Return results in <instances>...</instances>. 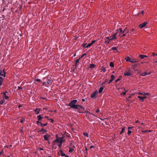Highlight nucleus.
Masks as SVG:
<instances>
[{
  "mask_svg": "<svg viewBox=\"0 0 157 157\" xmlns=\"http://www.w3.org/2000/svg\"><path fill=\"white\" fill-rule=\"evenodd\" d=\"M111 79L114 80L115 79V76L113 75H112L111 76Z\"/></svg>",
  "mask_w": 157,
  "mask_h": 157,
  "instance_id": "nucleus-34",
  "label": "nucleus"
},
{
  "mask_svg": "<svg viewBox=\"0 0 157 157\" xmlns=\"http://www.w3.org/2000/svg\"><path fill=\"white\" fill-rule=\"evenodd\" d=\"M39 132H43L42 134L45 133L47 132V131L45 130L43 128H42L41 130H40Z\"/></svg>",
  "mask_w": 157,
  "mask_h": 157,
  "instance_id": "nucleus-14",
  "label": "nucleus"
},
{
  "mask_svg": "<svg viewBox=\"0 0 157 157\" xmlns=\"http://www.w3.org/2000/svg\"><path fill=\"white\" fill-rule=\"evenodd\" d=\"M119 31V36L120 37H122L126 35V34L129 32V30L127 28H125L124 29L123 31L121 28H120L119 30H117Z\"/></svg>",
  "mask_w": 157,
  "mask_h": 157,
  "instance_id": "nucleus-2",
  "label": "nucleus"
},
{
  "mask_svg": "<svg viewBox=\"0 0 157 157\" xmlns=\"http://www.w3.org/2000/svg\"><path fill=\"white\" fill-rule=\"evenodd\" d=\"M4 101V98H3V99H2L0 101V105H2Z\"/></svg>",
  "mask_w": 157,
  "mask_h": 157,
  "instance_id": "nucleus-25",
  "label": "nucleus"
},
{
  "mask_svg": "<svg viewBox=\"0 0 157 157\" xmlns=\"http://www.w3.org/2000/svg\"><path fill=\"white\" fill-rule=\"evenodd\" d=\"M120 78H118L115 81V82H117L120 80Z\"/></svg>",
  "mask_w": 157,
  "mask_h": 157,
  "instance_id": "nucleus-41",
  "label": "nucleus"
},
{
  "mask_svg": "<svg viewBox=\"0 0 157 157\" xmlns=\"http://www.w3.org/2000/svg\"><path fill=\"white\" fill-rule=\"evenodd\" d=\"M83 135L84 136L87 137H89V135L88 134L86 133V132H84L83 133Z\"/></svg>",
  "mask_w": 157,
  "mask_h": 157,
  "instance_id": "nucleus-27",
  "label": "nucleus"
},
{
  "mask_svg": "<svg viewBox=\"0 0 157 157\" xmlns=\"http://www.w3.org/2000/svg\"><path fill=\"white\" fill-rule=\"evenodd\" d=\"M138 98H140V101H141V100H142V101H143V100L145 98H146V97H141V96H138Z\"/></svg>",
  "mask_w": 157,
  "mask_h": 157,
  "instance_id": "nucleus-12",
  "label": "nucleus"
},
{
  "mask_svg": "<svg viewBox=\"0 0 157 157\" xmlns=\"http://www.w3.org/2000/svg\"><path fill=\"white\" fill-rule=\"evenodd\" d=\"M138 65V63H135L133 65V66L135 67H136Z\"/></svg>",
  "mask_w": 157,
  "mask_h": 157,
  "instance_id": "nucleus-36",
  "label": "nucleus"
},
{
  "mask_svg": "<svg viewBox=\"0 0 157 157\" xmlns=\"http://www.w3.org/2000/svg\"><path fill=\"white\" fill-rule=\"evenodd\" d=\"M125 59L126 60V61H129V62L131 60H132V59H131L128 56L127 57L125 58Z\"/></svg>",
  "mask_w": 157,
  "mask_h": 157,
  "instance_id": "nucleus-21",
  "label": "nucleus"
},
{
  "mask_svg": "<svg viewBox=\"0 0 157 157\" xmlns=\"http://www.w3.org/2000/svg\"><path fill=\"white\" fill-rule=\"evenodd\" d=\"M73 151V149L70 148L69 151V152L71 153V152L72 151Z\"/></svg>",
  "mask_w": 157,
  "mask_h": 157,
  "instance_id": "nucleus-39",
  "label": "nucleus"
},
{
  "mask_svg": "<svg viewBox=\"0 0 157 157\" xmlns=\"http://www.w3.org/2000/svg\"><path fill=\"white\" fill-rule=\"evenodd\" d=\"M3 80V78L2 77L0 76V85H1L2 84Z\"/></svg>",
  "mask_w": 157,
  "mask_h": 157,
  "instance_id": "nucleus-22",
  "label": "nucleus"
},
{
  "mask_svg": "<svg viewBox=\"0 0 157 157\" xmlns=\"http://www.w3.org/2000/svg\"><path fill=\"white\" fill-rule=\"evenodd\" d=\"M44 139L45 140L48 141L49 140V138L50 137V135L48 133H46L44 136Z\"/></svg>",
  "mask_w": 157,
  "mask_h": 157,
  "instance_id": "nucleus-8",
  "label": "nucleus"
},
{
  "mask_svg": "<svg viewBox=\"0 0 157 157\" xmlns=\"http://www.w3.org/2000/svg\"><path fill=\"white\" fill-rule=\"evenodd\" d=\"M22 107V105H19L18 106V107L20 108L21 107Z\"/></svg>",
  "mask_w": 157,
  "mask_h": 157,
  "instance_id": "nucleus-61",
  "label": "nucleus"
},
{
  "mask_svg": "<svg viewBox=\"0 0 157 157\" xmlns=\"http://www.w3.org/2000/svg\"><path fill=\"white\" fill-rule=\"evenodd\" d=\"M150 72L148 71L144 72L140 75H141L143 76H145L148 75H150Z\"/></svg>",
  "mask_w": 157,
  "mask_h": 157,
  "instance_id": "nucleus-10",
  "label": "nucleus"
},
{
  "mask_svg": "<svg viewBox=\"0 0 157 157\" xmlns=\"http://www.w3.org/2000/svg\"><path fill=\"white\" fill-rule=\"evenodd\" d=\"M66 155L64 153H63L61 154V155L62 156H66Z\"/></svg>",
  "mask_w": 157,
  "mask_h": 157,
  "instance_id": "nucleus-43",
  "label": "nucleus"
},
{
  "mask_svg": "<svg viewBox=\"0 0 157 157\" xmlns=\"http://www.w3.org/2000/svg\"><path fill=\"white\" fill-rule=\"evenodd\" d=\"M149 94L148 93H145L144 94H143V95L144 96H145V95H149Z\"/></svg>",
  "mask_w": 157,
  "mask_h": 157,
  "instance_id": "nucleus-51",
  "label": "nucleus"
},
{
  "mask_svg": "<svg viewBox=\"0 0 157 157\" xmlns=\"http://www.w3.org/2000/svg\"><path fill=\"white\" fill-rule=\"evenodd\" d=\"M113 79H110V80H109V82H108V84H109V83H110L111 82L113 81Z\"/></svg>",
  "mask_w": 157,
  "mask_h": 157,
  "instance_id": "nucleus-48",
  "label": "nucleus"
},
{
  "mask_svg": "<svg viewBox=\"0 0 157 157\" xmlns=\"http://www.w3.org/2000/svg\"><path fill=\"white\" fill-rule=\"evenodd\" d=\"M147 132V130H145V131H142V132H145V133Z\"/></svg>",
  "mask_w": 157,
  "mask_h": 157,
  "instance_id": "nucleus-56",
  "label": "nucleus"
},
{
  "mask_svg": "<svg viewBox=\"0 0 157 157\" xmlns=\"http://www.w3.org/2000/svg\"><path fill=\"white\" fill-rule=\"evenodd\" d=\"M139 57L141 59H143L144 58L147 57V56L145 55H139Z\"/></svg>",
  "mask_w": 157,
  "mask_h": 157,
  "instance_id": "nucleus-15",
  "label": "nucleus"
},
{
  "mask_svg": "<svg viewBox=\"0 0 157 157\" xmlns=\"http://www.w3.org/2000/svg\"><path fill=\"white\" fill-rule=\"evenodd\" d=\"M39 149L41 150H44V149L41 147H40L39 148Z\"/></svg>",
  "mask_w": 157,
  "mask_h": 157,
  "instance_id": "nucleus-63",
  "label": "nucleus"
},
{
  "mask_svg": "<svg viewBox=\"0 0 157 157\" xmlns=\"http://www.w3.org/2000/svg\"><path fill=\"white\" fill-rule=\"evenodd\" d=\"M119 31L117 30L116 31V33H114L111 36H110V37L111 38H111L110 39V40H112L114 39H116V36L117 34L118 33Z\"/></svg>",
  "mask_w": 157,
  "mask_h": 157,
  "instance_id": "nucleus-6",
  "label": "nucleus"
},
{
  "mask_svg": "<svg viewBox=\"0 0 157 157\" xmlns=\"http://www.w3.org/2000/svg\"><path fill=\"white\" fill-rule=\"evenodd\" d=\"M80 59V58H79V59H76L75 60V63H76V64H77L79 63V61Z\"/></svg>",
  "mask_w": 157,
  "mask_h": 157,
  "instance_id": "nucleus-33",
  "label": "nucleus"
},
{
  "mask_svg": "<svg viewBox=\"0 0 157 157\" xmlns=\"http://www.w3.org/2000/svg\"><path fill=\"white\" fill-rule=\"evenodd\" d=\"M109 66L110 67H113L114 66V64L113 63V62H111L110 63Z\"/></svg>",
  "mask_w": 157,
  "mask_h": 157,
  "instance_id": "nucleus-26",
  "label": "nucleus"
},
{
  "mask_svg": "<svg viewBox=\"0 0 157 157\" xmlns=\"http://www.w3.org/2000/svg\"><path fill=\"white\" fill-rule=\"evenodd\" d=\"M38 120L36 121V124L38 126H40L42 128H43L48 124V123L46 122L44 124L42 123L40 121L42 118H43L42 115H40L37 117Z\"/></svg>",
  "mask_w": 157,
  "mask_h": 157,
  "instance_id": "nucleus-1",
  "label": "nucleus"
},
{
  "mask_svg": "<svg viewBox=\"0 0 157 157\" xmlns=\"http://www.w3.org/2000/svg\"><path fill=\"white\" fill-rule=\"evenodd\" d=\"M111 38H110V37H107L106 38V39H108L110 41H111V40H110V39Z\"/></svg>",
  "mask_w": 157,
  "mask_h": 157,
  "instance_id": "nucleus-59",
  "label": "nucleus"
},
{
  "mask_svg": "<svg viewBox=\"0 0 157 157\" xmlns=\"http://www.w3.org/2000/svg\"><path fill=\"white\" fill-rule=\"evenodd\" d=\"M4 153L3 151V150H2L0 152V155Z\"/></svg>",
  "mask_w": 157,
  "mask_h": 157,
  "instance_id": "nucleus-45",
  "label": "nucleus"
},
{
  "mask_svg": "<svg viewBox=\"0 0 157 157\" xmlns=\"http://www.w3.org/2000/svg\"><path fill=\"white\" fill-rule=\"evenodd\" d=\"M126 94V92H124L122 93V94H123V95H124Z\"/></svg>",
  "mask_w": 157,
  "mask_h": 157,
  "instance_id": "nucleus-55",
  "label": "nucleus"
},
{
  "mask_svg": "<svg viewBox=\"0 0 157 157\" xmlns=\"http://www.w3.org/2000/svg\"><path fill=\"white\" fill-rule=\"evenodd\" d=\"M40 109L37 108L34 111L36 112V114L38 115L40 113Z\"/></svg>",
  "mask_w": 157,
  "mask_h": 157,
  "instance_id": "nucleus-11",
  "label": "nucleus"
},
{
  "mask_svg": "<svg viewBox=\"0 0 157 157\" xmlns=\"http://www.w3.org/2000/svg\"><path fill=\"white\" fill-rule=\"evenodd\" d=\"M63 137H60L56 139L55 140H54L55 142H57V143L60 142H64V141L63 140Z\"/></svg>",
  "mask_w": 157,
  "mask_h": 157,
  "instance_id": "nucleus-7",
  "label": "nucleus"
},
{
  "mask_svg": "<svg viewBox=\"0 0 157 157\" xmlns=\"http://www.w3.org/2000/svg\"><path fill=\"white\" fill-rule=\"evenodd\" d=\"M110 41L109 40H107L105 41V42L107 44H109V43Z\"/></svg>",
  "mask_w": 157,
  "mask_h": 157,
  "instance_id": "nucleus-57",
  "label": "nucleus"
},
{
  "mask_svg": "<svg viewBox=\"0 0 157 157\" xmlns=\"http://www.w3.org/2000/svg\"><path fill=\"white\" fill-rule=\"evenodd\" d=\"M130 62H131V63H134V61H133V60H131L130 61Z\"/></svg>",
  "mask_w": 157,
  "mask_h": 157,
  "instance_id": "nucleus-60",
  "label": "nucleus"
},
{
  "mask_svg": "<svg viewBox=\"0 0 157 157\" xmlns=\"http://www.w3.org/2000/svg\"><path fill=\"white\" fill-rule=\"evenodd\" d=\"M147 24V22H144V23H143L141 24H140L139 25V27L140 29H142L143 28L145 27Z\"/></svg>",
  "mask_w": 157,
  "mask_h": 157,
  "instance_id": "nucleus-9",
  "label": "nucleus"
},
{
  "mask_svg": "<svg viewBox=\"0 0 157 157\" xmlns=\"http://www.w3.org/2000/svg\"><path fill=\"white\" fill-rule=\"evenodd\" d=\"M132 133V131H130V130H128V135H130V134Z\"/></svg>",
  "mask_w": 157,
  "mask_h": 157,
  "instance_id": "nucleus-35",
  "label": "nucleus"
},
{
  "mask_svg": "<svg viewBox=\"0 0 157 157\" xmlns=\"http://www.w3.org/2000/svg\"><path fill=\"white\" fill-rule=\"evenodd\" d=\"M60 149V150L59 151V152L60 153H61V154L63 153V150L62 149Z\"/></svg>",
  "mask_w": 157,
  "mask_h": 157,
  "instance_id": "nucleus-42",
  "label": "nucleus"
},
{
  "mask_svg": "<svg viewBox=\"0 0 157 157\" xmlns=\"http://www.w3.org/2000/svg\"><path fill=\"white\" fill-rule=\"evenodd\" d=\"M134 30V29H132L130 33H132V31H133Z\"/></svg>",
  "mask_w": 157,
  "mask_h": 157,
  "instance_id": "nucleus-62",
  "label": "nucleus"
},
{
  "mask_svg": "<svg viewBox=\"0 0 157 157\" xmlns=\"http://www.w3.org/2000/svg\"><path fill=\"white\" fill-rule=\"evenodd\" d=\"M103 89H104V87H101L99 89V92H98L99 93H101V92H102Z\"/></svg>",
  "mask_w": 157,
  "mask_h": 157,
  "instance_id": "nucleus-23",
  "label": "nucleus"
},
{
  "mask_svg": "<svg viewBox=\"0 0 157 157\" xmlns=\"http://www.w3.org/2000/svg\"><path fill=\"white\" fill-rule=\"evenodd\" d=\"M97 92L94 91L91 95L90 97L92 98H94L97 94Z\"/></svg>",
  "mask_w": 157,
  "mask_h": 157,
  "instance_id": "nucleus-16",
  "label": "nucleus"
},
{
  "mask_svg": "<svg viewBox=\"0 0 157 157\" xmlns=\"http://www.w3.org/2000/svg\"><path fill=\"white\" fill-rule=\"evenodd\" d=\"M124 75L126 76H130L131 75V73L129 71H126L124 73Z\"/></svg>",
  "mask_w": 157,
  "mask_h": 157,
  "instance_id": "nucleus-17",
  "label": "nucleus"
},
{
  "mask_svg": "<svg viewBox=\"0 0 157 157\" xmlns=\"http://www.w3.org/2000/svg\"><path fill=\"white\" fill-rule=\"evenodd\" d=\"M100 111V110H99L98 109L97 110H96V112L97 113H98V112H99Z\"/></svg>",
  "mask_w": 157,
  "mask_h": 157,
  "instance_id": "nucleus-53",
  "label": "nucleus"
},
{
  "mask_svg": "<svg viewBox=\"0 0 157 157\" xmlns=\"http://www.w3.org/2000/svg\"><path fill=\"white\" fill-rule=\"evenodd\" d=\"M86 53H84V54H83V55H82V56H81V57L79 58L80 59L82 58L83 57H84L85 56H86Z\"/></svg>",
  "mask_w": 157,
  "mask_h": 157,
  "instance_id": "nucleus-38",
  "label": "nucleus"
},
{
  "mask_svg": "<svg viewBox=\"0 0 157 157\" xmlns=\"http://www.w3.org/2000/svg\"><path fill=\"white\" fill-rule=\"evenodd\" d=\"M43 118H42L41 120L40 121H41L42 123H46V120L44 119V118L43 117Z\"/></svg>",
  "mask_w": 157,
  "mask_h": 157,
  "instance_id": "nucleus-28",
  "label": "nucleus"
},
{
  "mask_svg": "<svg viewBox=\"0 0 157 157\" xmlns=\"http://www.w3.org/2000/svg\"><path fill=\"white\" fill-rule=\"evenodd\" d=\"M134 63L137 62L138 60L137 59H135L133 60Z\"/></svg>",
  "mask_w": 157,
  "mask_h": 157,
  "instance_id": "nucleus-47",
  "label": "nucleus"
},
{
  "mask_svg": "<svg viewBox=\"0 0 157 157\" xmlns=\"http://www.w3.org/2000/svg\"><path fill=\"white\" fill-rule=\"evenodd\" d=\"M49 120L51 121V122H53L54 121V119H50Z\"/></svg>",
  "mask_w": 157,
  "mask_h": 157,
  "instance_id": "nucleus-54",
  "label": "nucleus"
},
{
  "mask_svg": "<svg viewBox=\"0 0 157 157\" xmlns=\"http://www.w3.org/2000/svg\"><path fill=\"white\" fill-rule=\"evenodd\" d=\"M25 120V118H22V120L20 121L21 123H22Z\"/></svg>",
  "mask_w": 157,
  "mask_h": 157,
  "instance_id": "nucleus-37",
  "label": "nucleus"
},
{
  "mask_svg": "<svg viewBox=\"0 0 157 157\" xmlns=\"http://www.w3.org/2000/svg\"><path fill=\"white\" fill-rule=\"evenodd\" d=\"M6 73L5 72L2 71L1 73H0V75L4 77H5L6 76Z\"/></svg>",
  "mask_w": 157,
  "mask_h": 157,
  "instance_id": "nucleus-19",
  "label": "nucleus"
},
{
  "mask_svg": "<svg viewBox=\"0 0 157 157\" xmlns=\"http://www.w3.org/2000/svg\"><path fill=\"white\" fill-rule=\"evenodd\" d=\"M77 102V100H73L71 101L68 104V105L70 106L71 108L78 109V105H76V103Z\"/></svg>",
  "mask_w": 157,
  "mask_h": 157,
  "instance_id": "nucleus-3",
  "label": "nucleus"
},
{
  "mask_svg": "<svg viewBox=\"0 0 157 157\" xmlns=\"http://www.w3.org/2000/svg\"><path fill=\"white\" fill-rule=\"evenodd\" d=\"M133 128V127H128V129L129 130L131 129L132 130Z\"/></svg>",
  "mask_w": 157,
  "mask_h": 157,
  "instance_id": "nucleus-50",
  "label": "nucleus"
},
{
  "mask_svg": "<svg viewBox=\"0 0 157 157\" xmlns=\"http://www.w3.org/2000/svg\"><path fill=\"white\" fill-rule=\"evenodd\" d=\"M22 89V88L21 87V86H19L18 87V89L20 90Z\"/></svg>",
  "mask_w": 157,
  "mask_h": 157,
  "instance_id": "nucleus-49",
  "label": "nucleus"
},
{
  "mask_svg": "<svg viewBox=\"0 0 157 157\" xmlns=\"http://www.w3.org/2000/svg\"><path fill=\"white\" fill-rule=\"evenodd\" d=\"M125 127H123L121 130V131L120 132V134L121 135L122 134L125 130Z\"/></svg>",
  "mask_w": 157,
  "mask_h": 157,
  "instance_id": "nucleus-18",
  "label": "nucleus"
},
{
  "mask_svg": "<svg viewBox=\"0 0 157 157\" xmlns=\"http://www.w3.org/2000/svg\"><path fill=\"white\" fill-rule=\"evenodd\" d=\"M77 109L78 110V112L79 113H83L84 112H83V110H85L84 107H83L81 105H78V109Z\"/></svg>",
  "mask_w": 157,
  "mask_h": 157,
  "instance_id": "nucleus-4",
  "label": "nucleus"
},
{
  "mask_svg": "<svg viewBox=\"0 0 157 157\" xmlns=\"http://www.w3.org/2000/svg\"><path fill=\"white\" fill-rule=\"evenodd\" d=\"M84 113H90L88 111H85V112H84Z\"/></svg>",
  "mask_w": 157,
  "mask_h": 157,
  "instance_id": "nucleus-52",
  "label": "nucleus"
},
{
  "mask_svg": "<svg viewBox=\"0 0 157 157\" xmlns=\"http://www.w3.org/2000/svg\"><path fill=\"white\" fill-rule=\"evenodd\" d=\"M92 44L91 43H90L88 44L86 47V48H88V47H90Z\"/></svg>",
  "mask_w": 157,
  "mask_h": 157,
  "instance_id": "nucleus-31",
  "label": "nucleus"
},
{
  "mask_svg": "<svg viewBox=\"0 0 157 157\" xmlns=\"http://www.w3.org/2000/svg\"><path fill=\"white\" fill-rule=\"evenodd\" d=\"M77 68L76 67H75L73 70V72H75L76 71Z\"/></svg>",
  "mask_w": 157,
  "mask_h": 157,
  "instance_id": "nucleus-44",
  "label": "nucleus"
},
{
  "mask_svg": "<svg viewBox=\"0 0 157 157\" xmlns=\"http://www.w3.org/2000/svg\"><path fill=\"white\" fill-rule=\"evenodd\" d=\"M43 117L44 118V119L45 118H48V117L46 116H45L44 117Z\"/></svg>",
  "mask_w": 157,
  "mask_h": 157,
  "instance_id": "nucleus-64",
  "label": "nucleus"
},
{
  "mask_svg": "<svg viewBox=\"0 0 157 157\" xmlns=\"http://www.w3.org/2000/svg\"><path fill=\"white\" fill-rule=\"evenodd\" d=\"M63 142H60V143H59V144L58 145V146L59 147V149H61V147L62 146V143Z\"/></svg>",
  "mask_w": 157,
  "mask_h": 157,
  "instance_id": "nucleus-24",
  "label": "nucleus"
},
{
  "mask_svg": "<svg viewBox=\"0 0 157 157\" xmlns=\"http://www.w3.org/2000/svg\"><path fill=\"white\" fill-rule=\"evenodd\" d=\"M94 148V146H91L90 147V149H92V148Z\"/></svg>",
  "mask_w": 157,
  "mask_h": 157,
  "instance_id": "nucleus-58",
  "label": "nucleus"
},
{
  "mask_svg": "<svg viewBox=\"0 0 157 157\" xmlns=\"http://www.w3.org/2000/svg\"><path fill=\"white\" fill-rule=\"evenodd\" d=\"M134 94H132V95H130L129 96L128 98H127L126 99L128 101H130L129 100V98H132V96Z\"/></svg>",
  "mask_w": 157,
  "mask_h": 157,
  "instance_id": "nucleus-30",
  "label": "nucleus"
},
{
  "mask_svg": "<svg viewBox=\"0 0 157 157\" xmlns=\"http://www.w3.org/2000/svg\"><path fill=\"white\" fill-rule=\"evenodd\" d=\"M45 82L46 85H51L52 83L51 80L49 79H48L47 81H46Z\"/></svg>",
  "mask_w": 157,
  "mask_h": 157,
  "instance_id": "nucleus-13",
  "label": "nucleus"
},
{
  "mask_svg": "<svg viewBox=\"0 0 157 157\" xmlns=\"http://www.w3.org/2000/svg\"><path fill=\"white\" fill-rule=\"evenodd\" d=\"M2 94L3 95V97H4L6 100L8 99L9 98V97L8 96L9 95V92L7 91H5V92L2 93Z\"/></svg>",
  "mask_w": 157,
  "mask_h": 157,
  "instance_id": "nucleus-5",
  "label": "nucleus"
},
{
  "mask_svg": "<svg viewBox=\"0 0 157 157\" xmlns=\"http://www.w3.org/2000/svg\"><path fill=\"white\" fill-rule=\"evenodd\" d=\"M35 80L37 82H41V80L39 78L37 79H36Z\"/></svg>",
  "mask_w": 157,
  "mask_h": 157,
  "instance_id": "nucleus-40",
  "label": "nucleus"
},
{
  "mask_svg": "<svg viewBox=\"0 0 157 157\" xmlns=\"http://www.w3.org/2000/svg\"><path fill=\"white\" fill-rule=\"evenodd\" d=\"M87 44L86 43H85V44H82V46L84 48H86V44Z\"/></svg>",
  "mask_w": 157,
  "mask_h": 157,
  "instance_id": "nucleus-32",
  "label": "nucleus"
},
{
  "mask_svg": "<svg viewBox=\"0 0 157 157\" xmlns=\"http://www.w3.org/2000/svg\"><path fill=\"white\" fill-rule=\"evenodd\" d=\"M96 41L95 40H92L91 42V43H90L92 45L95 43V42Z\"/></svg>",
  "mask_w": 157,
  "mask_h": 157,
  "instance_id": "nucleus-46",
  "label": "nucleus"
},
{
  "mask_svg": "<svg viewBox=\"0 0 157 157\" xmlns=\"http://www.w3.org/2000/svg\"><path fill=\"white\" fill-rule=\"evenodd\" d=\"M112 50H115L117 51V52H118V51L117 49V48L116 47H113L112 48Z\"/></svg>",
  "mask_w": 157,
  "mask_h": 157,
  "instance_id": "nucleus-29",
  "label": "nucleus"
},
{
  "mask_svg": "<svg viewBox=\"0 0 157 157\" xmlns=\"http://www.w3.org/2000/svg\"><path fill=\"white\" fill-rule=\"evenodd\" d=\"M96 66V65L93 64H90V68L91 69H93Z\"/></svg>",
  "mask_w": 157,
  "mask_h": 157,
  "instance_id": "nucleus-20",
  "label": "nucleus"
}]
</instances>
